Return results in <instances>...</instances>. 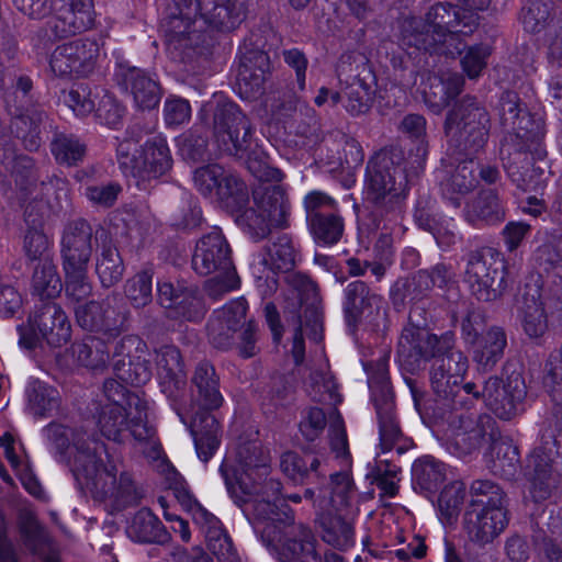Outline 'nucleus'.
<instances>
[{
    "label": "nucleus",
    "instance_id": "nucleus-62",
    "mask_svg": "<svg viewBox=\"0 0 562 562\" xmlns=\"http://www.w3.org/2000/svg\"><path fill=\"white\" fill-rule=\"evenodd\" d=\"M329 437L330 449L335 454V458L340 459L344 463L347 464L349 456L348 441L340 416H337L336 420L330 425Z\"/></svg>",
    "mask_w": 562,
    "mask_h": 562
},
{
    "label": "nucleus",
    "instance_id": "nucleus-30",
    "mask_svg": "<svg viewBox=\"0 0 562 562\" xmlns=\"http://www.w3.org/2000/svg\"><path fill=\"white\" fill-rule=\"evenodd\" d=\"M501 120L505 127L521 138L533 139L542 135L541 120H536L521 110L518 97L514 92L505 93L501 100Z\"/></svg>",
    "mask_w": 562,
    "mask_h": 562
},
{
    "label": "nucleus",
    "instance_id": "nucleus-63",
    "mask_svg": "<svg viewBox=\"0 0 562 562\" xmlns=\"http://www.w3.org/2000/svg\"><path fill=\"white\" fill-rule=\"evenodd\" d=\"M94 111L100 122L110 127H115L120 123L123 114L122 106L108 94L102 97Z\"/></svg>",
    "mask_w": 562,
    "mask_h": 562
},
{
    "label": "nucleus",
    "instance_id": "nucleus-27",
    "mask_svg": "<svg viewBox=\"0 0 562 562\" xmlns=\"http://www.w3.org/2000/svg\"><path fill=\"white\" fill-rule=\"evenodd\" d=\"M188 507L193 521L204 530L210 551L220 560L233 561L235 558L233 543L222 530L220 520L195 501L189 499Z\"/></svg>",
    "mask_w": 562,
    "mask_h": 562
},
{
    "label": "nucleus",
    "instance_id": "nucleus-44",
    "mask_svg": "<svg viewBox=\"0 0 562 562\" xmlns=\"http://www.w3.org/2000/svg\"><path fill=\"white\" fill-rule=\"evenodd\" d=\"M162 531L158 518L147 508H142L126 528L127 536L136 542H155Z\"/></svg>",
    "mask_w": 562,
    "mask_h": 562
},
{
    "label": "nucleus",
    "instance_id": "nucleus-22",
    "mask_svg": "<svg viewBox=\"0 0 562 562\" xmlns=\"http://www.w3.org/2000/svg\"><path fill=\"white\" fill-rule=\"evenodd\" d=\"M92 254V229L85 221L67 225L61 238L63 269H88Z\"/></svg>",
    "mask_w": 562,
    "mask_h": 562
},
{
    "label": "nucleus",
    "instance_id": "nucleus-58",
    "mask_svg": "<svg viewBox=\"0 0 562 562\" xmlns=\"http://www.w3.org/2000/svg\"><path fill=\"white\" fill-rule=\"evenodd\" d=\"M27 397L36 414L45 415L58 406V392L38 381L29 387Z\"/></svg>",
    "mask_w": 562,
    "mask_h": 562
},
{
    "label": "nucleus",
    "instance_id": "nucleus-53",
    "mask_svg": "<svg viewBox=\"0 0 562 562\" xmlns=\"http://www.w3.org/2000/svg\"><path fill=\"white\" fill-rule=\"evenodd\" d=\"M101 342L97 338H88L86 341L72 346L74 353L80 364L92 369L103 367L109 360V348L100 349Z\"/></svg>",
    "mask_w": 562,
    "mask_h": 562
},
{
    "label": "nucleus",
    "instance_id": "nucleus-12",
    "mask_svg": "<svg viewBox=\"0 0 562 562\" xmlns=\"http://www.w3.org/2000/svg\"><path fill=\"white\" fill-rule=\"evenodd\" d=\"M19 342L25 348H33L41 339L50 347H61L70 339L71 326L59 305L45 303L29 317L25 327H19Z\"/></svg>",
    "mask_w": 562,
    "mask_h": 562
},
{
    "label": "nucleus",
    "instance_id": "nucleus-24",
    "mask_svg": "<svg viewBox=\"0 0 562 562\" xmlns=\"http://www.w3.org/2000/svg\"><path fill=\"white\" fill-rule=\"evenodd\" d=\"M172 159L167 140L154 135L146 140L139 155L131 160L132 172L142 179L158 178L171 168Z\"/></svg>",
    "mask_w": 562,
    "mask_h": 562
},
{
    "label": "nucleus",
    "instance_id": "nucleus-49",
    "mask_svg": "<svg viewBox=\"0 0 562 562\" xmlns=\"http://www.w3.org/2000/svg\"><path fill=\"white\" fill-rule=\"evenodd\" d=\"M52 153L59 164L70 166L82 159L86 146L74 135L59 134L52 143Z\"/></svg>",
    "mask_w": 562,
    "mask_h": 562
},
{
    "label": "nucleus",
    "instance_id": "nucleus-50",
    "mask_svg": "<svg viewBox=\"0 0 562 562\" xmlns=\"http://www.w3.org/2000/svg\"><path fill=\"white\" fill-rule=\"evenodd\" d=\"M413 475L422 486L431 490L446 479L447 469L442 462L425 457L414 463Z\"/></svg>",
    "mask_w": 562,
    "mask_h": 562
},
{
    "label": "nucleus",
    "instance_id": "nucleus-55",
    "mask_svg": "<svg viewBox=\"0 0 562 562\" xmlns=\"http://www.w3.org/2000/svg\"><path fill=\"white\" fill-rule=\"evenodd\" d=\"M491 453L496 456L493 461L494 471L501 472L503 475L514 474L519 460L516 447L507 440L493 439Z\"/></svg>",
    "mask_w": 562,
    "mask_h": 562
},
{
    "label": "nucleus",
    "instance_id": "nucleus-25",
    "mask_svg": "<svg viewBox=\"0 0 562 562\" xmlns=\"http://www.w3.org/2000/svg\"><path fill=\"white\" fill-rule=\"evenodd\" d=\"M372 398L379 422V447L381 452L385 453L396 447L402 438V431L394 413L393 392L387 384H383L372 391Z\"/></svg>",
    "mask_w": 562,
    "mask_h": 562
},
{
    "label": "nucleus",
    "instance_id": "nucleus-41",
    "mask_svg": "<svg viewBox=\"0 0 562 562\" xmlns=\"http://www.w3.org/2000/svg\"><path fill=\"white\" fill-rule=\"evenodd\" d=\"M520 323L530 338H539L548 329V317L539 296L525 297L520 307Z\"/></svg>",
    "mask_w": 562,
    "mask_h": 562
},
{
    "label": "nucleus",
    "instance_id": "nucleus-33",
    "mask_svg": "<svg viewBox=\"0 0 562 562\" xmlns=\"http://www.w3.org/2000/svg\"><path fill=\"white\" fill-rule=\"evenodd\" d=\"M321 536L324 542L339 549L347 550L355 544V532L350 521L342 518V514L330 510H317Z\"/></svg>",
    "mask_w": 562,
    "mask_h": 562
},
{
    "label": "nucleus",
    "instance_id": "nucleus-5",
    "mask_svg": "<svg viewBox=\"0 0 562 562\" xmlns=\"http://www.w3.org/2000/svg\"><path fill=\"white\" fill-rule=\"evenodd\" d=\"M476 27V14L465 15L454 7L437 3L425 19L409 16L400 22L397 43L409 56L419 52L454 56L461 54L463 37Z\"/></svg>",
    "mask_w": 562,
    "mask_h": 562
},
{
    "label": "nucleus",
    "instance_id": "nucleus-38",
    "mask_svg": "<svg viewBox=\"0 0 562 562\" xmlns=\"http://www.w3.org/2000/svg\"><path fill=\"white\" fill-rule=\"evenodd\" d=\"M504 217V209L497 195L492 191L482 192L477 200L468 205L465 210V218L473 225H479L481 222L495 224L503 221Z\"/></svg>",
    "mask_w": 562,
    "mask_h": 562
},
{
    "label": "nucleus",
    "instance_id": "nucleus-46",
    "mask_svg": "<svg viewBox=\"0 0 562 562\" xmlns=\"http://www.w3.org/2000/svg\"><path fill=\"white\" fill-rule=\"evenodd\" d=\"M465 497V485L453 481L446 485L438 497V510L442 524H452L458 517Z\"/></svg>",
    "mask_w": 562,
    "mask_h": 562
},
{
    "label": "nucleus",
    "instance_id": "nucleus-42",
    "mask_svg": "<svg viewBox=\"0 0 562 562\" xmlns=\"http://www.w3.org/2000/svg\"><path fill=\"white\" fill-rule=\"evenodd\" d=\"M477 169L473 159L461 162L450 179L443 184V194L453 201L456 206L460 205L459 198L453 194L464 195L476 186L475 171Z\"/></svg>",
    "mask_w": 562,
    "mask_h": 562
},
{
    "label": "nucleus",
    "instance_id": "nucleus-15",
    "mask_svg": "<svg viewBox=\"0 0 562 562\" xmlns=\"http://www.w3.org/2000/svg\"><path fill=\"white\" fill-rule=\"evenodd\" d=\"M526 395L525 380L518 372H513L505 381L490 378L482 392L486 406L502 419H510L520 413Z\"/></svg>",
    "mask_w": 562,
    "mask_h": 562
},
{
    "label": "nucleus",
    "instance_id": "nucleus-1",
    "mask_svg": "<svg viewBox=\"0 0 562 562\" xmlns=\"http://www.w3.org/2000/svg\"><path fill=\"white\" fill-rule=\"evenodd\" d=\"M271 459L257 443L227 452L220 473L234 503L243 507L265 547L278 562H323L312 529L295 522L289 506L277 505L280 483L270 477Z\"/></svg>",
    "mask_w": 562,
    "mask_h": 562
},
{
    "label": "nucleus",
    "instance_id": "nucleus-47",
    "mask_svg": "<svg viewBox=\"0 0 562 562\" xmlns=\"http://www.w3.org/2000/svg\"><path fill=\"white\" fill-rule=\"evenodd\" d=\"M97 273L103 286L110 288L117 283L123 276L124 266L117 249L104 246L97 259Z\"/></svg>",
    "mask_w": 562,
    "mask_h": 562
},
{
    "label": "nucleus",
    "instance_id": "nucleus-64",
    "mask_svg": "<svg viewBox=\"0 0 562 562\" xmlns=\"http://www.w3.org/2000/svg\"><path fill=\"white\" fill-rule=\"evenodd\" d=\"M326 425V417L323 409L318 407H312L308 409L306 416L300 424V429L302 435L307 440L316 439L322 431L324 430Z\"/></svg>",
    "mask_w": 562,
    "mask_h": 562
},
{
    "label": "nucleus",
    "instance_id": "nucleus-26",
    "mask_svg": "<svg viewBox=\"0 0 562 562\" xmlns=\"http://www.w3.org/2000/svg\"><path fill=\"white\" fill-rule=\"evenodd\" d=\"M549 19L546 3L533 2L522 14V24L526 31L538 33L544 26L549 41L548 58L550 61L562 60V16Z\"/></svg>",
    "mask_w": 562,
    "mask_h": 562
},
{
    "label": "nucleus",
    "instance_id": "nucleus-61",
    "mask_svg": "<svg viewBox=\"0 0 562 562\" xmlns=\"http://www.w3.org/2000/svg\"><path fill=\"white\" fill-rule=\"evenodd\" d=\"M471 492L475 496H483L486 499H476L472 505L494 506L504 505V494L501 488L491 481L476 480L471 485Z\"/></svg>",
    "mask_w": 562,
    "mask_h": 562
},
{
    "label": "nucleus",
    "instance_id": "nucleus-56",
    "mask_svg": "<svg viewBox=\"0 0 562 562\" xmlns=\"http://www.w3.org/2000/svg\"><path fill=\"white\" fill-rule=\"evenodd\" d=\"M151 280L149 271H142L125 283V295L133 306L143 307L151 301Z\"/></svg>",
    "mask_w": 562,
    "mask_h": 562
},
{
    "label": "nucleus",
    "instance_id": "nucleus-36",
    "mask_svg": "<svg viewBox=\"0 0 562 562\" xmlns=\"http://www.w3.org/2000/svg\"><path fill=\"white\" fill-rule=\"evenodd\" d=\"M191 434L199 459L207 462L220 447V424L214 416L204 414L194 418Z\"/></svg>",
    "mask_w": 562,
    "mask_h": 562
},
{
    "label": "nucleus",
    "instance_id": "nucleus-59",
    "mask_svg": "<svg viewBox=\"0 0 562 562\" xmlns=\"http://www.w3.org/2000/svg\"><path fill=\"white\" fill-rule=\"evenodd\" d=\"M191 106L182 98L169 97L164 104V119L168 126H178L189 122Z\"/></svg>",
    "mask_w": 562,
    "mask_h": 562
},
{
    "label": "nucleus",
    "instance_id": "nucleus-14",
    "mask_svg": "<svg viewBox=\"0 0 562 562\" xmlns=\"http://www.w3.org/2000/svg\"><path fill=\"white\" fill-rule=\"evenodd\" d=\"M193 180L201 194L218 201L226 207L238 206L248 199L246 184L218 165L196 169Z\"/></svg>",
    "mask_w": 562,
    "mask_h": 562
},
{
    "label": "nucleus",
    "instance_id": "nucleus-11",
    "mask_svg": "<svg viewBox=\"0 0 562 562\" xmlns=\"http://www.w3.org/2000/svg\"><path fill=\"white\" fill-rule=\"evenodd\" d=\"M488 130L490 115L472 97H464L447 114L446 136L451 144L469 154L484 146Z\"/></svg>",
    "mask_w": 562,
    "mask_h": 562
},
{
    "label": "nucleus",
    "instance_id": "nucleus-43",
    "mask_svg": "<svg viewBox=\"0 0 562 562\" xmlns=\"http://www.w3.org/2000/svg\"><path fill=\"white\" fill-rule=\"evenodd\" d=\"M61 286V280L53 261L35 265L32 276V290L34 294L41 299H54L59 295Z\"/></svg>",
    "mask_w": 562,
    "mask_h": 562
},
{
    "label": "nucleus",
    "instance_id": "nucleus-28",
    "mask_svg": "<svg viewBox=\"0 0 562 562\" xmlns=\"http://www.w3.org/2000/svg\"><path fill=\"white\" fill-rule=\"evenodd\" d=\"M345 311L353 321L366 318L375 322L384 316V301L371 292L364 282L353 281L345 289Z\"/></svg>",
    "mask_w": 562,
    "mask_h": 562
},
{
    "label": "nucleus",
    "instance_id": "nucleus-32",
    "mask_svg": "<svg viewBox=\"0 0 562 562\" xmlns=\"http://www.w3.org/2000/svg\"><path fill=\"white\" fill-rule=\"evenodd\" d=\"M91 55L81 41L59 45L50 56V68L59 76L83 75L90 66Z\"/></svg>",
    "mask_w": 562,
    "mask_h": 562
},
{
    "label": "nucleus",
    "instance_id": "nucleus-51",
    "mask_svg": "<svg viewBox=\"0 0 562 562\" xmlns=\"http://www.w3.org/2000/svg\"><path fill=\"white\" fill-rule=\"evenodd\" d=\"M307 458L310 465H307V460L297 452H284L280 460L281 471L293 482L302 483L307 476L308 472L317 471L321 464V461L317 458Z\"/></svg>",
    "mask_w": 562,
    "mask_h": 562
},
{
    "label": "nucleus",
    "instance_id": "nucleus-9",
    "mask_svg": "<svg viewBox=\"0 0 562 562\" xmlns=\"http://www.w3.org/2000/svg\"><path fill=\"white\" fill-rule=\"evenodd\" d=\"M406 173L400 150L381 149L367 165L362 195L380 206L396 204L405 196Z\"/></svg>",
    "mask_w": 562,
    "mask_h": 562
},
{
    "label": "nucleus",
    "instance_id": "nucleus-31",
    "mask_svg": "<svg viewBox=\"0 0 562 562\" xmlns=\"http://www.w3.org/2000/svg\"><path fill=\"white\" fill-rule=\"evenodd\" d=\"M329 497L325 495L313 499L314 492L307 488L304 498L312 499L317 510H330L336 514H345L351 506L355 495L353 483L348 472H339L330 476Z\"/></svg>",
    "mask_w": 562,
    "mask_h": 562
},
{
    "label": "nucleus",
    "instance_id": "nucleus-18",
    "mask_svg": "<svg viewBox=\"0 0 562 562\" xmlns=\"http://www.w3.org/2000/svg\"><path fill=\"white\" fill-rule=\"evenodd\" d=\"M294 263V247L288 236H281L252 257L250 270L258 281H265L272 290L277 286L276 274L290 271Z\"/></svg>",
    "mask_w": 562,
    "mask_h": 562
},
{
    "label": "nucleus",
    "instance_id": "nucleus-54",
    "mask_svg": "<svg viewBox=\"0 0 562 562\" xmlns=\"http://www.w3.org/2000/svg\"><path fill=\"white\" fill-rule=\"evenodd\" d=\"M311 386V394L315 400L333 404L340 402L337 383L331 372H329L326 367L312 373Z\"/></svg>",
    "mask_w": 562,
    "mask_h": 562
},
{
    "label": "nucleus",
    "instance_id": "nucleus-3",
    "mask_svg": "<svg viewBox=\"0 0 562 562\" xmlns=\"http://www.w3.org/2000/svg\"><path fill=\"white\" fill-rule=\"evenodd\" d=\"M216 137L222 150L246 160L249 171L263 182L254 191L255 207L240 210L244 202L232 207L237 212L236 222L254 237H263L270 227H283L290 211L285 187L280 184L283 172L270 166L263 149L251 139L247 117L234 103L224 104L215 114Z\"/></svg>",
    "mask_w": 562,
    "mask_h": 562
},
{
    "label": "nucleus",
    "instance_id": "nucleus-20",
    "mask_svg": "<svg viewBox=\"0 0 562 562\" xmlns=\"http://www.w3.org/2000/svg\"><path fill=\"white\" fill-rule=\"evenodd\" d=\"M115 76L131 93L136 108L151 110L158 106L162 91L155 76L123 63L119 64Z\"/></svg>",
    "mask_w": 562,
    "mask_h": 562
},
{
    "label": "nucleus",
    "instance_id": "nucleus-40",
    "mask_svg": "<svg viewBox=\"0 0 562 562\" xmlns=\"http://www.w3.org/2000/svg\"><path fill=\"white\" fill-rule=\"evenodd\" d=\"M193 383L205 408L214 409L222 405L223 396L218 390V380L213 366L209 362L200 363L195 369Z\"/></svg>",
    "mask_w": 562,
    "mask_h": 562
},
{
    "label": "nucleus",
    "instance_id": "nucleus-48",
    "mask_svg": "<svg viewBox=\"0 0 562 562\" xmlns=\"http://www.w3.org/2000/svg\"><path fill=\"white\" fill-rule=\"evenodd\" d=\"M265 81L266 74L262 69L255 70L243 64L238 70L235 89L243 100H256L263 93Z\"/></svg>",
    "mask_w": 562,
    "mask_h": 562
},
{
    "label": "nucleus",
    "instance_id": "nucleus-2",
    "mask_svg": "<svg viewBox=\"0 0 562 562\" xmlns=\"http://www.w3.org/2000/svg\"><path fill=\"white\" fill-rule=\"evenodd\" d=\"M451 340L450 335L439 339L424 328L407 326L398 340L397 358L401 363L414 369L423 359L434 357L430 368L431 387L442 406L452 408L447 417L443 438L451 453L463 457L480 446L485 430L472 414L454 407V397L459 396L460 383L468 370V359L458 350L436 356L442 348H449Z\"/></svg>",
    "mask_w": 562,
    "mask_h": 562
},
{
    "label": "nucleus",
    "instance_id": "nucleus-17",
    "mask_svg": "<svg viewBox=\"0 0 562 562\" xmlns=\"http://www.w3.org/2000/svg\"><path fill=\"white\" fill-rule=\"evenodd\" d=\"M53 211L54 206L46 205L42 201L30 203L25 210V222L29 228L23 240V251L31 262L53 261V240L43 231V224Z\"/></svg>",
    "mask_w": 562,
    "mask_h": 562
},
{
    "label": "nucleus",
    "instance_id": "nucleus-4",
    "mask_svg": "<svg viewBox=\"0 0 562 562\" xmlns=\"http://www.w3.org/2000/svg\"><path fill=\"white\" fill-rule=\"evenodd\" d=\"M66 456L76 482L94 498L109 502L115 510L136 502L131 476L126 473L117 476L116 465L103 442L83 431H75Z\"/></svg>",
    "mask_w": 562,
    "mask_h": 562
},
{
    "label": "nucleus",
    "instance_id": "nucleus-45",
    "mask_svg": "<svg viewBox=\"0 0 562 562\" xmlns=\"http://www.w3.org/2000/svg\"><path fill=\"white\" fill-rule=\"evenodd\" d=\"M308 221L313 237L319 245H334L342 236L344 223L342 218L338 215L315 213Z\"/></svg>",
    "mask_w": 562,
    "mask_h": 562
},
{
    "label": "nucleus",
    "instance_id": "nucleus-35",
    "mask_svg": "<svg viewBox=\"0 0 562 562\" xmlns=\"http://www.w3.org/2000/svg\"><path fill=\"white\" fill-rule=\"evenodd\" d=\"M375 76L368 67H363L346 90L347 111L353 115L367 112L375 93Z\"/></svg>",
    "mask_w": 562,
    "mask_h": 562
},
{
    "label": "nucleus",
    "instance_id": "nucleus-52",
    "mask_svg": "<svg viewBox=\"0 0 562 562\" xmlns=\"http://www.w3.org/2000/svg\"><path fill=\"white\" fill-rule=\"evenodd\" d=\"M493 48L488 44H476L468 47L461 57L460 65L469 79H477L487 66Z\"/></svg>",
    "mask_w": 562,
    "mask_h": 562
},
{
    "label": "nucleus",
    "instance_id": "nucleus-7",
    "mask_svg": "<svg viewBox=\"0 0 562 562\" xmlns=\"http://www.w3.org/2000/svg\"><path fill=\"white\" fill-rule=\"evenodd\" d=\"M175 10L170 12L166 32L179 37L189 34L191 23L198 18L204 23L231 31L244 20L246 0H172Z\"/></svg>",
    "mask_w": 562,
    "mask_h": 562
},
{
    "label": "nucleus",
    "instance_id": "nucleus-6",
    "mask_svg": "<svg viewBox=\"0 0 562 562\" xmlns=\"http://www.w3.org/2000/svg\"><path fill=\"white\" fill-rule=\"evenodd\" d=\"M103 391L106 403L101 406L97 424L105 438L122 441L130 434L137 441H146L154 437L155 429L147 419L148 404L139 394L115 380L105 381Z\"/></svg>",
    "mask_w": 562,
    "mask_h": 562
},
{
    "label": "nucleus",
    "instance_id": "nucleus-39",
    "mask_svg": "<svg viewBox=\"0 0 562 562\" xmlns=\"http://www.w3.org/2000/svg\"><path fill=\"white\" fill-rule=\"evenodd\" d=\"M75 314L78 324L90 331H109L115 324V312L111 308H104L99 302L89 303L75 307Z\"/></svg>",
    "mask_w": 562,
    "mask_h": 562
},
{
    "label": "nucleus",
    "instance_id": "nucleus-37",
    "mask_svg": "<svg viewBox=\"0 0 562 562\" xmlns=\"http://www.w3.org/2000/svg\"><path fill=\"white\" fill-rule=\"evenodd\" d=\"M158 300L166 308H176L187 319L200 316V301L187 291H180L169 281L158 282Z\"/></svg>",
    "mask_w": 562,
    "mask_h": 562
},
{
    "label": "nucleus",
    "instance_id": "nucleus-16",
    "mask_svg": "<svg viewBox=\"0 0 562 562\" xmlns=\"http://www.w3.org/2000/svg\"><path fill=\"white\" fill-rule=\"evenodd\" d=\"M146 345L137 336H125L114 346L113 368L117 376L127 383L142 385L151 378Z\"/></svg>",
    "mask_w": 562,
    "mask_h": 562
},
{
    "label": "nucleus",
    "instance_id": "nucleus-10",
    "mask_svg": "<svg viewBox=\"0 0 562 562\" xmlns=\"http://www.w3.org/2000/svg\"><path fill=\"white\" fill-rule=\"evenodd\" d=\"M247 310L245 299L238 297L213 313L207 336L215 348L226 350L235 346L244 358L256 355V329L254 323L246 319Z\"/></svg>",
    "mask_w": 562,
    "mask_h": 562
},
{
    "label": "nucleus",
    "instance_id": "nucleus-57",
    "mask_svg": "<svg viewBox=\"0 0 562 562\" xmlns=\"http://www.w3.org/2000/svg\"><path fill=\"white\" fill-rule=\"evenodd\" d=\"M66 295L75 304H79L91 294L92 286L88 280V269H64Z\"/></svg>",
    "mask_w": 562,
    "mask_h": 562
},
{
    "label": "nucleus",
    "instance_id": "nucleus-21",
    "mask_svg": "<svg viewBox=\"0 0 562 562\" xmlns=\"http://www.w3.org/2000/svg\"><path fill=\"white\" fill-rule=\"evenodd\" d=\"M93 22L92 0H60L49 24L56 37H66L89 30Z\"/></svg>",
    "mask_w": 562,
    "mask_h": 562
},
{
    "label": "nucleus",
    "instance_id": "nucleus-29",
    "mask_svg": "<svg viewBox=\"0 0 562 562\" xmlns=\"http://www.w3.org/2000/svg\"><path fill=\"white\" fill-rule=\"evenodd\" d=\"M552 447H538L529 457V493L535 502L547 499L555 487L557 477L552 472Z\"/></svg>",
    "mask_w": 562,
    "mask_h": 562
},
{
    "label": "nucleus",
    "instance_id": "nucleus-8",
    "mask_svg": "<svg viewBox=\"0 0 562 562\" xmlns=\"http://www.w3.org/2000/svg\"><path fill=\"white\" fill-rule=\"evenodd\" d=\"M192 268L201 276L214 273L205 284L206 292L214 299L239 286V278L231 259V248L217 228L196 243Z\"/></svg>",
    "mask_w": 562,
    "mask_h": 562
},
{
    "label": "nucleus",
    "instance_id": "nucleus-60",
    "mask_svg": "<svg viewBox=\"0 0 562 562\" xmlns=\"http://www.w3.org/2000/svg\"><path fill=\"white\" fill-rule=\"evenodd\" d=\"M65 102L77 116H86L95 110L91 91L83 86L70 90L65 98Z\"/></svg>",
    "mask_w": 562,
    "mask_h": 562
},
{
    "label": "nucleus",
    "instance_id": "nucleus-13",
    "mask_svg": "<svg viewBox=\"0 0 562 562\" xmlns=\"http://www.w3.org/2000/svg\"><path fill=\"white\" fill-rule=\"evenodd\" d=\"M464 281L477 300H496L506 288L504 259L492 249L471 255Z\"/></svg>",
    "mask_w": 562,
    "mask_h": 562
},
{
    "label": "nucleus",
    "instance_id": "nucleus-34",
    "mask_svg": "<svg viewBox=\"0 0 562 562\" xmlns=\"http://www.w3.org/2000/svg\"><path fill=\"white\" fill-rule=\"evenodd\" d=\"M472 346L473 360L483 369L493 368L503 357L507 345L506 334L501 327H491Z\"/></svg>",
    "mask_w": 562,
    "mask_h": 562
},
{
    "label": "nucleus",
    "instance_id": "nucleus-19",
    "mask_svg": "<svg viewBox=\"0 0 562 562\" xmlns=\"http://www.w3.org/2000/svg\"><path fill=\"white\" fill-rule=\"evenodd\" d=\"M508 516L505 505H471L465 514V530L469 539L484 547L492 543L505 530Z\"/></svg>",
    "mask_w": 562,
    "mask_h": 562
},
{
    "label": "nucleus",
    "instance_id": "nucleus-23",
    "mask_svg": "<svg viewBox=\"0 0 562 562\" xmlns=\"http://www.w3.org/2000/svg\"><path fill=\"white\" fill-rule=\"evenodd\" d=\"M463 85V77L457 72L425 74L422 76L419 91L427 106L431 111L440 113L451 100L460 94Z\"/></svg>",
    "mask_w": 562,
    "mask_h": 562
}]
</instances>
